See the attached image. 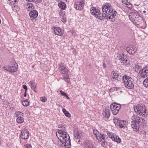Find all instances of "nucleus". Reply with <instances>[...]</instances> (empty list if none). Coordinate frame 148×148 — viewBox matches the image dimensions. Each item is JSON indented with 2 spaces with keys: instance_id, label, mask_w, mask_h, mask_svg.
I'll list each match as a JSON object with an SVG mask.
<instances>
[{
  "instance_id": "a211bd4d",
  "label": "nucleus",
  "mask_w": 148,
  "mask_h": 148,
  "mask_svg": "<svg viewBox=\"0 0 148 148\" xmlns=\"http://www.w3.org/2000/svg\"><path fill=\"white\" fill-rule=\"evenodd\" d=\"M54 32V34H55L58 36H62L63 35V33L61 32V30L59 27L55 28L53 27Z\"/></svg>"
},
{
  "instance_id": "423d86ee",
  "label": "nucleus",
  "mask_w": 148,
  "mask_h": 148,
  "mask_svg": "<svg viewBox=\"0 0 148 148\" xmlns=\"http://www.w3.org/2000/svg\"><path fill=\"white\" fill-rule=\"evenodd\" d=\"M121 107V106L120 104L114 103H112L110 105V109L113 114L116 115L118 113Z\"/></svg>"
},
{
  "instance_id": "864d4df0",
  "label": "nucleus",
  "mask_w": 148,
  "mask_h": 148,
  "mask_svg": "<svg viewBox=\"0 0 148 148\" xmlns=\"http://www.w3.org/2000/svg\"><path fill=\"white\" fill-rule=\"evenodd\" d=\"M1 95L0 94V99H1Z\"/></svg>"
},
{
  "instance_id": "37998d69",
  "label": "nucleus",
  "mask_w": 148,
  "mask_h": 148,
  "mask_svg": "<svg viewBox=\"0 0 148 148\" xmlns=\"http://www.w3.org/2000/svg\"><path fill=\"white\" fill-rule=\"evenodd\" d=\"M58 127L59 128H62V129L63 130L64 129V128L65 127L64 125H63L62 124L59 125Z\"/></svg>"
},
{
  "instance_id": "20e7f679",
  "label": "nucleus",
  "mask_w": 148,
  "mask_h": 148,
  "mask_svg": "<svg viewBox=\"0 0 148 148\" xmlns=\"http://www.w3.org/2000/svg\"><path fill=\"white\" fill-rule=\"evenodd\" d=\"M123 82L124 84L125 88L129 89H132L134 88V79L129 76L125 75L122 77Z\"/></svg>"
},
{
  "instance_id": "49530a36",
  "label": "nucleus",
  "mask_w": 148,
  "mask_h": 148,
  "mask_svg": "<svg viewBox=\"0 0 148 148\" xmlns=\"http://www.w3.org/2000/svg\"><path fill=\"white\" fill-rule=\"evenodd\" d=\"M42 0H37L36 1V3H39L41 2Z\"/></svg>"
},
{
  "instance_id": "09e8293b",
  "label": "nucleus",
  "mask_w": 148,
  "mask_h": 148,
  "mask_svg": "<svg viewBox=\"0 0 148 148\" xmlns=\"http://www.w3.org/2000/svg\"><path fill=\"white\" fill-rule=\"evenodd\" d=\"M26 92L25 91V93L24 94V97H26Z\"/></svg>"
},
{
  "instance_id": "6ab92c4d",
  "label": "nucleus",
  "mask_w": 148,
  "mask_h": 148,
  "mask_svg": "<svg viewBox=\"0 0 148 148\" xmlns=\"http://www.w3.org/2000/svg\"><path fill=\"white\" fill-rule=\"evenodd\" d=\"M29 84L31 87L32 89L34 91L36 92H37V90H36V87L37 84L35 82V81L34 80H32V81H30L29 83Z\"/></svg>"
},
{
  "instance_id": "0eeeda50",
  "label": "nucleus",
  "mask_w": 148,
  "mask_h": 148,
  "mask_svg": "<svg viewBox=\"0 0 148 148\" xmlns=\"http://www.w3.org/2000/svg\"><path fill=\"white\" fill-rule=\"evenodd\" d=\"M117 71H113L111 74V81L115 82H117L122 79V77L117 73Z\"/></svg>"
},
{
  "instance_id": "9b49d317",
  "label": "nucleus",
  "mask_w": 148,
  "mask_h": 148,
  "mask_svg": "<svg viewBox=\"0 0 148 148\" xmlns=\"http://www.w3.org/2000/svg\"><path fill=\"white\" fill-rule=\"evenodd\" d=\"M126 50L129 54H134L137 51V49L134 46H130L127 48Z\"/></svg>"
},
{
  "instance_id": "f704fd0d",
  "label": "nucleus",
  "mask_w": 148,
  "mask_h": 148,
  "mask_svg": "<svg viewBox=\"0 0 148 148\" xmlns=\"http://www.w3.org/2000/svg\"><path fill=\"white\" fill-rule=\"evenodd\" d=\"M102 142L101 143V146L103 147H106V146L107 145V142L105 141V140L101 141Z\"/></svg>"
},
{
  "instance_id": "603ef678",
  "label": "nucleus",
  "mask_w": 148,
  "mask_h": 148,
  "mask_svg": "<svg viewBox=\"0 0 148 148\" xmlns=\"http://www.w3.org/2000/svg\"><path fill=\"white\" fill-rule=\"evenodd\" d=\"M104 65H105V64L104 63L103 64V66L105 68V66H104Z\"/></svg>"
},
{
  "instance_id": "72a5a7b5",
  "label": "nucleus",
  "mask_w": 148,
  "mask_h": 148,
  "mask_svg": "<svg viewBox=\"0 0 148 148\" xmlns=\"http://www.w3.org/2000/svg\"><path fill=\"white\" fill-rule=\"evenodd\" d=\"M63 78L66 82L68 83H69L70 81V78H69L68 76H66L65 77H64Z\"/></svg>"
},
{
  "instance_id": "473e14b6",
  "label": "nucleus",
  "mask_w": 148,
  "mask_h": 148,
  "mask_svg": "<svg viewBox=\"0 0 148 148\" xmlns=\"http://www.w3.org/2000/svg\"><path fill=\"white\" fill-rule=\"evenodd\" d=\"M129 61H128L127 59L126 58V57H124V59H123V61L122 62V63H123V64L125 65L127 64L128 63H129Z\"/></svg>"
},
{
  "instance_id": "3c124183",
  "label": "nucleus",
  "mask_w": 148,
  "mask_h": 148,
  "mask_svg": "<svg viewBox=\"0 0 148 148\" xmlns=\"http://www.w3.org/2000/svg\"><path fill=\"white\" fill-rule=\"evenodd\" d=\"M139 66L138 65H137L136 66V68H138L139 67Z\"/></svg>"
},
{
  "instance_id": "2f4dec72",
  "label": "nucleus",
  "mask_w": 148,
  "mask_h": 148,
  "mask_svg": "<svg viewBox=\"0 0 148 148\" xmlns=\"http://www.w3.org/2000/svg\"><path fill=\"white\" fill-rule=\"evenodd\" d=\"M74 135L75 137L77 138H80V134L78 131H77L76 133L75 132L74 134Z\"/></svg>"
},
{
  "instance_id": "2eb2a0df",
  "label": "nucleus",
  "mask_w": 148,
  "mask_h": 148,
  "mask_svg": "<svg viewBox=\"0 0 148 148\" xmlns=\"http://www.w3.org/2000/svg\"><path fill=\"white\" fill-rule=\"evenodd\" d=\"M110 109L109 107H106L105 110L103 112V116L107 119H108L110 115Z\"/></svg>"
},
{
  "instance_id": "e433bc0d",
  "label": "nucleus",
  "mask_w": 148,
  "mask_h": 148,
  "mask_svg": "<svg viewBox=\"0 0 148 148\" xmlns=\"http://www.w3.org/2000/svg\"><path fill=\"white\" fill-rule=\"evenodd\" d=\"M94 134L96 136V137L100 133L97 130H94L93 131Z\"/></svg>"
},
{
  "instance_id": "dca6fc26",
  "label": "nucleus",
  "mask_w": 148,
  "mask_h": 148,
  "mask_svg": "<svg viewBox=\"0 0 148 148\" xmlns=\"http://www.w3.org/2000/svg\"><path fill=\"white\" fill-rule=\"evenodd\" d=\"M58 69L61 74L65 75L68 73L69 70L66 67L64 66H61L59 67Z\"/></svg>"
},
{
  "instance_id": "39448f33",
  "label": "nucleus",
  "mask_w": 148,
  "mask_h": 148,
  "mask_svg": "<svg viewBox=\"0 0 148 148\" xmlns=\"http://www.w3.org/2000/svg\"><path fill=\"white\" fill-rule=\"evenodd\" d=\"M146 107L144 105L139 104L134 108L135 112L138 114L140 115H145L146 113Z\"/></svg>"
},
{
  "instance_id": "f3484780",
  "label": "nucleus",
  "mask_w": 148,
  "mask_h": 148,
  "mask_svg": "<svg viewBox=\"0 0 148 148\" xmlns=\"http://www.w3.org/2000/svg\"><path fill=\"white\" fill-rule=\"evenodd\" d=\"M140 76L143 78H145L148 76V73L144 69H142L139 72Z\"/></svg>"
},
{
  "instance_id": "8fccbe9b",
  "label": "nucleus",
  "mask_w": 148,
  "mask_h": 148,
  "mask_svg": "<svg viewBox=\"0 0 148 148\" xmlns=\"http://www.w3.org/2000/svg\"><path fill=\"white\" fill-rule=\"evenodd\" d=\"M65 97H66V98L68 99H69V97L68 96V95H67V96H65Z\"/></svg>"
},
{
  "instance_id": "4c0bfd02",
  "label": "nucleus",
  "mask_w": 148,
  "mask_h": 148,
  "mask_svg": "<svg viewBox=\"0 0 148 148\" xmlns=\"http://www.w3.org/2000/svg\"><path fill=\"white\" fill-rule=\"evenodd\" d=\"M41 101L42 102H45L47 101V99L45 97H41L40 98Z\"/></svg>"
},
{
  "instance_id": "58836bf2",
  "label": "nucleus",
  "mask_w": 148,
  "mask_h": 148,
  "mask_svg": "<svg viewBox=\"0 0 148 148\" xmlns=\"http://www.w3.org/2000/svg\"><path fill=\"white\" fill-rule=\"evenodd\" d=\"M107 134L109 137L112 139V137H113L114 136V135H113L112 133H108Z\"/></svg>"
},
{
  "instance_id": "b1692460",
  "label": "nucleus",
  "mask_w": 148,
  "mask_h": 148,
  "mask_svg": "<svg viewBox=\"0 0 148 148\" xmlns=\"http://www.w3.org/2000/svg\"><path fill=\"white\" fill-rule=\"evenodd\" d=\"M112 140L118 143H119L121 142V139L120 138L116 135H114L113 137L112 138Z\"/></svg>"
},
{
  "instance_id": "ea45409f",
  "label": "nucleus",
  "mask_w": 148,
  "mask_h": 148,
  "mask_svg": "<svg viewBox=\"0 0 148 148\" xmlns=\"http://www.w3.org/2000/svg\"><path fill=\"white\" fill-rule=\"evenodd\" d=\"M24 146H25V148H32V147L30 144H27L24 145Z\"/></svg>"
},
{
  "instance_id": "4be33fe9",
  "label": "nucleus",
  "mask_w": 148,
  "mask_h": 148,
  "mask_svg": "<svg viewBox=\"0 0 148 148\" xmlns=\"http://www.w3.org/2000/svg\"><path fill=\"white\" fill-rule=\"evenodd\" d=\"M124 57H125V56H124L123 54H117V56L116 57V59L117 60H119L122 63L123 61Z\"/></svg>"
},
{
  "instance_id": "79ce46f5",
  "label": "nucleus",
  "mask_w": 148,
  "mask_h": 148,
  "mask_svg": "<svg viewBox=\"0 0 148 148\" xmlns=\"http://www.w3.org/2000/svg\"><path fill=\"white\" fill-rule=\"evenodd\" d=\"M143 69H144L145 71L148 73V64L144 67Z\"/></svg>"
},
{
  "instance_id": "f257e3e1",
  "label": "nucleus",
  "mask_w": 148,
  "mask_h": 148,
  "mask_svg": "<svg viewBox=\"0 0 148 148\" xmlns=\"http://www.w3.org/2000/svg\"><path fill=\"white\" fill-rule=\"evenodd\" d=\"M102 11V13L100 12L99 9L93 7L90 9L91 14L99 19H103L106 18L112 22L115 20L117 12L113 10L110 3H108L103 5Z\"/></svg>"
},
{
  "instance_id": "f03ea898",
  "label": "nucleus",
  "mask_w": 148,
  "mask_h": 148,
  "mask_svg": "<svg viewBox=\"0 0 148 148\" xmlns=\"http://www.w3.org/2000/svg\"><path fill=\"white\" fill-rule=\"evenodd\" d=\"M64 129L58 130V134L56 136L60 141L59 144L61 147L69 148L71 146L70 139L68 134L65 132Z\"/></svg>"
},
{
  "instance_id": "6e6d98bb",
  "label": "nucleus",
  "mask_w": 148,
  "mask_h": 148,
  "mask_svg": "<svg viewBox=\"0 0 148 148\" xmlns=\"http://www.w3.org/2000/svg\"><path fill=\"white\" fill-rule=\"evenodd\" d=\"M146 12L145 11H143V12L144 13H145Z\"/></svg>"
},
{
  "instance_id": "c03bdc74",
  "label": "nucleus",
  "mask_w": 148,
  "mask_h": 148,
  "mask_svg": "<svg viewBox=\"0 0 148 148\" xmlns=\"http://www.w3.org/2000/svg\"><path fill=\"white\" fill-rule=\"evenodd\" d=\"M23 88L25 90V91L26 92L27 90V88L26 86L25 85H23Z\"/></svg>"
},
{
  "instance_id": "1a4fd4ad",
  "label": "nucleus",
  "mask_w": 148,
  "mask_h": 148,
  "mask_svg": "<svg viewBox=\"0 0 148 148\" xmlns=\"http://www.w3.org/2000/svg\"><path fill=\"white\" fill-rule=\"evenodd\" d=\"M29 133L27 130L24 129L21 132V137L23 139H27L29 138Z\"/></svg>"
},
{
  "instance_id": "aec40b11",
  "label": "nucleus",
  "mask_w": 148,
  "mask_h": 148,
  "mask_svg": "<svg viewBox=\"0 0 148 148\" xmlns=\"http://www.w3.org/2000/svg\"><path fill=\"white\" fill-rule=\"evenodd\" d=\"M117 122L118 123L119 125L120 128H122L126 125V122L124 121L117 120Z\"/></svg>"
},
{
  "instance_id": "c756f323",
  "label": "nucleus",
  "mask_w": 148,
  "mask_h": 148,
  "mask_svg": "<svg viewBox=\"0 0 148 148\" xmlns=\"http://www.w3.org/2000/svg\"><path fill=\"white\" fill-rule=\"evenodd\" d=\"M143 84L144 86L148 88V77L144 80Z\"/></svg>"
},
{
  "instance_id": "6e6552de",
  "label": "nucleus",
  "mask_w": 148,
  "mask_h": 148,
  "mask_svg": "<svg viewBox=\"0 0 148 148\" xmlns=\"http://www.w3.org/2000/svg\"><path fill=\"white\" fill-rule=\"evenodd\" d=\"M29 15L30 17L31 20L32 21L36 20V18L38 15V13L36 10H33L30 11L29 13Z\"/></svg>"
},
{
  "instance_id": "cd10ccee",
  "label": "nucleus",
  "mask_w": 148,
  "mask_h": 148,
  "mask_svg": "<svg viewBox=\"0 0 148 148\" xmlns=\"http://www.w3.org/2000/svg\"><path fill=\"white\" fill-rule=\"evenodd\" d=\"M62 111L66 116L68 117H69L71 116V114L70 113L66 111L65 108L62 109Z\"/></svg>"
},
{
  "instance_id": "a878e982",
  "label": "nucleus",
  "mask_w": 148,
  "mask_h": 148,
  "mask_svg": "<svg viewBox=\"0 0 148 148\" xmlns=\"http://www.w3.org/2000/svg\"><path fill=\"white\" fill-rule=\"evenodd\" d=\"M14 114L15 115V117L17 118L19 117H23L24 115L23 113L18 111H16Z\"/></svg>"
},
{
  "instance_id": "f8f14e48",
  "label": "nucleus",
  "mask_w": 148,
  "mask_h": 148,
  "mask_svg": "<svg viewBox=\"0 0 148 148\" xmlns=\"http://www.w3.org/2000/svg\"><path fill=\"white\" fill-rule=\"evenodd\" d=\"M84 144L86 148H96L94 145L92 141L90 140H87L84 141Z\"/></svg>"
},
{
  "instance_id": "de8ad7c7",
  "label": "nucleus",
  "mask_w": 148,
  "mask_h": 148,
  "mask_svg": "<svg viewBox=\"0 0 148 148\" xmlns=\"http://www.w3.org/2000/svg\"><path fill=\"white\" fill-rule=\"evenodd\" d=\"M61 21L63 22H64V23L65 22H66V19L64 18H62V19Z\"/></svg>"
},
{
  "instance_id": "a18cd8bd",
  "label": "nucleus",
  "mask_w": 148,
  "mask_h": 148,
  "mask_svg": "<svg viewBox=\"0 0 148 148\" xmlns=\"http://www.w3.org/2000/svg\"><path fill=\"white\" fill-rule=\"evenodd\" d=\"M26 1H27L29 3H35L34 0H26Z\"/></svg>"
},
{
  "instance_id": "7ed1b4c3",
  "label": "nucleus",
  "mask_w": 148,
  "mask_h": 148,
  "mask_svg": "<svg viewBox=\"0 0 148 148\" xmlns=\"http://www.w3.org/2000/svg\"><path fill=\"white\" fill-rule=\"evenodd\" d=\"M131 127L135 131L138 130L140 128V123H141L143 125L145 123V120L143 118L136 115H133L131 118Z\"/></svg>"
},
{
  "instance_id": "5fc2aeb1",
  "label": "nucleus",
  "mask_w": 148,
  "mask_h": 148,
  "mask_svg": "<svg viewBox=\"0 0 148 148\" xmlns=\"http://www.w3.org/2000/svg\"><path fill=\"white\" fill-rule=\"evenodd\" d=\"M132 5H130V7H129V8H132Z\"/></svg>"
},
{
  "instance_id": "7c9ffc66",
  "label": "nucleus",
  "mask_w": 148,
  "mask_h": 148,
  "mask_svg": "<svg viewBox=\"0 0 148 148\" xmlns=\"http://www.w3.org/2000/svg\"><path fill=\"white\" fill-rule=\"evenodd\" d=\"M29 103L27 100H24L22 102L23 105L25 106H27L29 105Z\"/></svg>"
},
{
  "instance_id": "412c9836",
  "label": "nucleus",
  "mask_w": 148,
  "mask_h": 148,
  "mask_svg": "<svg viewBox=\"0 0 148 148\" xmlns=\"http://www.w3.org/2000/svg\"><path fill=\"white\" fill-rule=\"evenodd\" d=\"M106 135L100 133L96 138L98 140V141H101L104 140L105 139V137Z\"/></svg>"
},
{
  "instance_id": "5701e85b",
  "label": "nucleus",
  "mask_w": 148,
  "mask_h": 148,
  "mask_svg": "<svg viewBox=\"0 0 148 148\" xmlns=\"http://www.w3.org/2000/svg\"><path fill=\"white\" fill-rule=\"evenodd\" d=\"M6 69L11 72H14L17 70V67L15 66H8L6 68Z\"/></svg>"
},
{
  "instance_id": "c9c22d12",
  "label": "nucleus",
  "mask_w": 148,
  "mask_h": 148,
  "mask_svg": "<svg viewBox=\"0 0 148 148\" xmlns=\"http://www.w3.org/2000/svg\"><path fill=\"white\" fill-rule=\"evenodd\" d=\"M9 1V4H13L17 2L18 0H8Z\"/></svg>"
},
{
  "instance_id": "a19ab883",
  "label": "nucleus",
  "mask_w": 148,
  "mask_h": 148,
  "mask_svg": "<svg viewBox=\"0 0 148 148\" xmlns=\"http://www.w3.org/2000/svg\"><path fill=\"white\" fill-rule=\"evenodd\" d=\"M60 92L61 94L62 95V96H64L65 97V96H67V94L66 93H65L64 92L62 91L61 90H60Z\"/></svg>"
},
{
  "instance_id": "4d7b16f0",
  "label": "nucleus",
  "mask_w": 148,
  "mask_h": 148,
  "mask_svg": "<svg viewBox=\"0 0 148 148\" xmlns=\"http://www.w3.org/2000/svg\"><path fill=\"white\" fill-rule=\"evenodd\" d=\"M57 1H59L60 0H56Z\"/></svg>"
},
{
  "instance_id": "bb28decb",
  "label": "nucleus",
  "mask_w": 148,
  "mask_h": 148,
  "mask_svg": "<svg viewBox=\"0 0 148 148\" xmlns=\"http://www.w3.org/2000/svg\"><path fill=\"white\" fill-rule=\"evenodd\" d=\"M24 120L23 117H19L17 118L16 119V122L18 123H21L24 121Z\"/></svg>"
},
{
  "instance_id": "4468645a",
  "label": "nucleus",
  "mask_w": 148,
  "mask_h": 148,
  "mask_svg": "<svg viewBox=\"0 0 148 148\" xmlns=\"http://www.w3.org/2000/svg\"><path fill=\"white\" fill-rule=\"evenodd\" d=\"M84 5V2L83 0H82L74 5L75 8L77 10H81L83 8Z\"/></svg>"
},
{
  "instance_id": "ddd939ff",
  "label": "nucleus",
  "mask_w": 148,
  "mask_h": 148,
  "mask_svg": "<svg viewBox=\"0 0 148 148\" xmlns=\"http://www.w3.org/2000/svg\"><path fill=\"white\" fill-rule=\"evenodd\" d=\"M33 3H26L24 4V7L27 11H29L30 10H33L35 8L34 5Z\"/></svg>"
},
{
  "instance_id": "9d476101",
  "label": "nucleus",
  "mask_w": 148,
  "mask_h": 148,
  "mask_svg": "<svg viewBox=\"0 0 148 148\" xmlns=\"http://www.w3.org/2000/svg\"><path fill=\"white\" fill-rule=\"evenodd\" d=\"M139 16L138 14L135 12H130L129 15L130 19L132 21H135Z\"/></svg>"
},
{
  "instance_id": "c85d7f7f",
  "label": "nucleus",
  "mask_w": 148,
  "mask_h": 148,
  "mask_svg": "<svg viewBox=\"0 0 148 148\" xmlns=\"http://www.w3.org/2000/svg\"><path fill=\"white\" fill-rule=\"evenodd\" d=\"M12 8L13 11L16 12L19 10V7L16 5H13L12 7Z\"/></svg>"
},
{
  "instance_id": "393cba45",
  "label": "nucleus",
  "mask_w": 148,
  "mask_h": 148,
  "mask_svg": "<svg viewBox=\"0 0 148 148\" xmlns=\"http://www.w3.org/2000/svg\"><path fill=\"white\" fill-rule=\"evenodd\" d=\"M58 6L62 10H64L66 8V5L64 3L61 2L58 3Z\"/></svg>"
}]
</instances>
